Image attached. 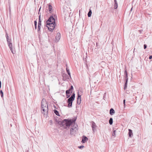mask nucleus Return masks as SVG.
<instances>
[{"label":"nucleus","instance_id":"nucleus-21","mask_svg":"<svg viewBox=\"0 0 152 152\" xmlns=\"http://www.w3.org/2000/svg\"><path fill=\"white\" fill-rule=\"evenodd\" d=\"M38 25H41V21L40 20V15L39 16Z\"/></svg>","mask_w":152,"mask_h":152},{"label":"nucleus","instance_id":"nucleus-35","mask_svg":"<svg viewBox=\"0 0 152 152\" xmlns=\"http://www.w3.org/2000/svg\"><path fill=\"white\" fill-rule=\"evenodd\" d=\"M125 100L124 99L123 101V103L124 104V106L125 107Z\"/></svg>","mask_w":152,"mask_h":152},{"label":"nucleus","instance_id":"nucleus-30","mask_svg":"<svg viewBox=\"0 0 152 152\" xmlns=\"http://www.w3.org/2000/svg\"><path fill=\"white\" fill-rule=\"evenodd\" d=\"M34 23L35 28L36 29L37 28V22L36 21H35L34 22Z\"/></svg>","mask_w":152,"mask_h":152},{"label":"nucleus","instance_id":"nucleus-41","mask_svg":"<svg viewBox=\"0 0 152 152\" xmlns=\"http://www.w3.org/2000/svg\"><path fill=\"white\" fill-rule=\"evenodd\" d=\"M132 9H133V7H132V8H131V9L130 11H132Z\"/></svg>","mask_w":152,"mask_h":152},{"label":"nucleus","instance_id":"nucleus-31","mask_svg":"<svg viewBox=\"0 0 152 152\" xmlns=\"http://www.w3.org/2000/svg\"><path fill=\"white\" fill-rule=\"evenodd\" d=\"M0 93L1 95V97H2L3 96V93L2 91V90H1L0 91Z\"/></svg>","mask_w":152,"mask_h":152},{"label":"nucleus","instance_id":"nucleus-20","mask_svg":"<svg viewBox=\"0 0 152 152\" xmlns=\"http://www.w3.org/2000/svg\"><path fill=\"white\" fill-rule=\"evenodd\" d=\"M109 123L110 125H112L113 123V119L112 118H110L109 120Z\"/></svg>","mask_w":152,"mask_h":152},{"label":"nucleus","instance_id":"nucleus-39","mask_svg":"<svg viewBox=\"0 0 152 152\" xmlns=\"http://www.w3.org/2000/svg\"><path fill=\"white\" fill-rule=\"evenodd\" d=\"M67 96V98H68L70 96V95L69 94H68V96Z\"/></svg>","mask_w":152,"mask_h":152},{"label":"nucleus","instance_id":"nucleus-2","mask_svg":"<svg viewBox=\"0 0 152 152\" xmlns=\"http://www.w3.org/2000/svg\"><path fill=\"white\" fill-rule=\"evenodd\" d=\"M75 121V120H71L68 121L66 119H65L61 121L59 124L60 125L64 126V127H65V126H68L72 125L73 123H74Z\"/></svg>","mask_w":152,"mask_h":152},{"label":"nucleus","instance_id":"nucleus-10","mask_svg":"<svg viewBox=\"0 0 152 152\" xmlns=\"http://www.w3.org/2000/svg\"><path fill=\"white\" fill-rule=\"evenodd\" d=\"M77 126L76 124H74L72 126V129H74L75 131H77Z\"/></svg>","mask_w":152,"mask_h":152},{"label":"nucleus","instance_id":"nucleus-32","mask_svg":"<svg viewBox=\"0 0 152 152\" xmlns=\"http://www.w3.org/2000/svg\"><path fill=\"white\" fill-rule=\"evenodd\" d=\"M81 99H77V103L78 104H80L81 103Z\"/></svg>","mask_w":152,"mask_h":152},{"label":"nucleus","instance_id":"nucleus-15","mask_svg":"<svg viewBox=\"0 0 152 152\" xmlns=\"http://www.w3.org/2000/svg\"><path fill=\"white\" fill-rule=\"evenodd\" d=\"M115 4L114 6V8L116 9L118 7V3L116 0H114Z\"/></svg>","mask_w":152,"mask_h":152},{"label":"nucleus","instance_id":"nucleus-25","mask_svg":"<svg viewBox=\"0 0 152 152\" xmlns=\"http://www.w3.org/2000/svg\"><path fill=\"white\" fill-rule=\"evenodd\" d=\"M41 26V25H38V29H37V31L39 33L40 31Z\"/></svg>","mask_w":152,"mask_h":152},{"label":"nucleus","instance_id":"nucleus-29","mask_svg":"<svg viewBox=\"0 0 152 152\" xmlns=\"http://www.w3.org/2000/svg\"><path fill=\"white\" fill-rule=\"evenodd\" d=\"M7 41L8 44L9 43H11V39H10L8 38L7 39Z\"/></svg>","mask_w":152,"mask_h":152},{"label":"nucleus","instance_id":"nucleus-18","mask_svg":"<svg viewBox=\"0 0 152 152\" xmlns=\"http://www.w3.org/2000/svg\"><path fill=\"white\" fill-rule=\"evenodd\" d=\"M66 72H67V73H68V74L69 75V76L70 77L71 76L70 73L69 72V69H68V67H67V66H66Z\"/></svg>","mask_w":152,"mask_h":152},{"label":"nucleus","instance_id":"nucleus-23","mask_svg":"<svg viewBox=\"0 0 152 152\" xmlns=\"http://www.w3.org/2000/svg\"><path fill=\"white\" fill-rule=\"evenodd\" d=\"M70 89L66 90V96H68V95L69 94L70 92Z\"/></svg>","mask_w":152,"mask_h":152},{"label":"nucleus","instance_id":"nucleus-6","mask_svg":"<svg viewBox=\"0 0 152 152\" xmlns=\"http://www.w3.org/2000/svg\"><path fill=\"white\" fill-rule=\"evenodd\" d=\"M47 22H48L50 23H55V19L52 16H51L50 17V18L48 19Z\"/></svg>","mask_w":152,"mask_h":152},{"label":"nucleus","instance_id":"nucleus-38","mask_svg":"<svg viewBox=\"0 0 152 152\" xmlns=\"http://www.w3.org/2000/svg\"><path fill=\"white\" fill-rule=\"evenodd\" d=\"M149 59H151L152 58V56H150L149 57Z\"/></svg>","mask_w":152,"mask_h":152},{"label":"nucleus","instance_id":"nucleus-17","mask_svg":"<svg viewBox=\"0 0 152 152\" xmlns=\"http://www.w3.org/2000/svg\"><path fill=\"white\" fill-rule=\"evenodd\" d=\"M69 79V76L67 75H65V76H63V80L64 81L66 80V79Z\"/></svg>","mask_w":152,"mask_h":152},{"label":"nucleus","instance_id":"nucleus-34","mask_svg":"<svg viewBox=\"0 0 152 152\" xmlns=\"http://www.w3.org/2000/svg\"><path fill=\"white\" fill-rule=\"evenodd\" d=\"M83 147H84V146L83 145H81V146H80L78 147V148H83Z\"/></svg>","mask_w":152,"mask_h":152},{"label":"nucleus","instance_id":"nucleus-1","mask_svg":"<svg viewBox=\"0 0 152 152\" xmlns=\"http://www.w3.org/2000/svg\"><path fill=\"white\" fill-rule=\"evenodd\" d=\"M41 108L44 112V114H47L48 111V107L47 103L45 99H43L41 102Z\"/></svg>","mask_w":152,"mask_h":152},{"label":"nucleus","instance_id":"nucleus-27","mask_svg":"<svg viewBox=\"0 0 152 152\" xmlns=\"http://www.w3.org/2000/svg\"><path fill=\"white\" fill-rule=\"evenodd\" d=\"M81 95H80L79 94V93L78 92V94H77V99H81Z\"/></svg>","mask_w":152,"mask_h":152},{"label":"nucleus","instance_id":"nucleus-13","mask_svg":"<svg viewBox=\"0 0 152 152\" xmlns=\"http://www.w3.org/2000/svg\"><path fill=\"white\" fill-rule=\"evenodd\" d=\"M63 13L66 17H67V15H69V13L68 11H67V10H66L65 9L64 10Z\"/></svg>","mask_w":152,"mask_h":152},{"label":"nucleus","instance_id":"nucleus-12","mask_svg":"<svg viewBox=\"0 0 152 152\" xmlns=\"http://www.w3.org/2000/svg\"><path fill=\"white\" fill-rule=\"evenodd\" d=\"M129 135L130 137H132V136L133 135L132 130L130 129H129Z\"/></svg>","mask_w":152,"mask_h":152},{"label":"nucleus","instance_id":"nucleus-4","mask_svg":"<svg viewBox=\"0 0 152 152\" xmlns=\"http://www.w3.org/2000/svg\"><path fill=\"white\" fill-rule=\"evenodd\" d=\"M56 23L46 22V26L50 31H52L55 28Z\"/></svg>","mask_w":152,"mask_h":152},{"label":"nucleus","instance_id":"nucleus-26","mask_svg":"<svg viewBox=\"0 0 152 152\" xmlns=\"http://www.w3.org/2000/svg\"><path fill=\"white\" fill-rule=\"evenodd\" d=\"M10 49L11 52L13 54H14L15 53V51H14L13 49L12 48H10Z\"/></svg>","mask_w":152,"mask_h":152},{"label":"nucleus","instance_id":"nucleus-42","mask_svg":"<svg viewBox=\"0 0 152 152\" xmlns=\"http://www.w3.org/2000/svg\"><path fill=\"white\" fill-rule=\"evenodd\" d=\"M9 11L10 12L11 11V9H10V7H9Z\"/></svg>","mask_w":152,"mask_h":152},{"label":"nucleus","instance_id":"nucleus-33","mask_svg":"<svg viewBox=\"0 0 152 152\" xmlns=\"http://www.w3.org/2000/svg\"><path fill=\"white\" fill-rule=\"evenodd\" d=\"M73 86H71L70 88L69 89H70V91H71V90H73Z\"/></svg>","mask_w":152,"mask_h":152},{"label":"nucleus","instance_id":"nucleus-36","mask_svg":"<svg viewBox=\"0 0 152 152\" xmlns=\"http://www.w3.org/2000/svg\"><path fill=\"white\" fill-rule=\"evenodd\" d=\"M146 48H147V45H145V44L144 45V49H146Z\"/></svg>","mask_w":152,"mask_h":152},{"label":"nucleus","instance_id":"nucleus-9","mask_svg":"<svg viewBox=\"0 0 152 152\" xmlns=\"http://www.w3.org/2000/svg\"><path fill=\"white\" fill-rule=\"evenodd\" d=\"M88 140V138L87 137H86L85 136H83V137L82 142L83 143H84Z\"/></svg>","mask_w":152,"mask_h":152},{"label":"nucleus","instance_id":"nucleus-16","mask_svg":"<svg viewBox=\"0 0 152 152\" xmlns=\"http://www.w3.org/2000/svg\"><path fill=\"white\" fill-rule=\"evenodd\" d=\"M49 10L50 13L52 12V6L50 4H48Z\"/></svg>","mask_w":152,"mask_h":152},{"label":"nucleus","instance_id":"nucleus-5","mask_svg":"<svg viewBox=\"0 0 152 152\" xmlns=\"http://www.w3.org/2000/svg\"><path fill=\"white\" fill-rule=\"evenodd\" d=\"M124 74L125 75V77L126 80V82L124 87V89L125 90L127 88V83L128 80L127 76V73L126 70H125V71Z\"/></svg>","mask_w":152,"mask_h":152},{"label":"nucleus","instance_id":"nucleus-8","mask_svg":"<svg viewBox=\"0 0 152 152\" xmlns=\"http://www.w3.org/2000/svg\"><path fill=\"white\" fill-rule=\"evenodd\" d=\"M96 127L97 126L96 125L95 123L94 122L92 121V130L94 132H95V131Z\"/></svg>","mask_w":152,"mask_h":152},{"label":"nucleus","instance_id":"nucleus-7","mask_svg":"<svg viewBox=\"0 0 152 152\" xmlns=\"http://www.w3.org/2000/svg\"><path fill=\"white\" fill-rule=\"evenodd\" d=\"M61 38V34L59 33H58L56 37L55 41L56 42H58Z\"/></svg>","mask_w":152,"mask_h":152},{"label":"nucleus","instance_id":"nucleus-19","mask_svg":"<svg viewBox=\"0 0 152 152\" xmlns=\"http://www.w3.org/2000/svg\"><path fill=\"white\" fill-rule=\"evenodd\" d=\"M92 14V12L91 10L90 9L89 10V11L88 14V17H90L91 16Z\"/></svg>","mask_w":152,"mask_h":152},{"label":"nucleus","instance_id":"nucleus-11","mask_svg":"<svg viewBox=\"0 0 152 152\" xmlns=\"http://www.w3.org/2000/svg\"><path fill=\"white\" fill-rule=\"evenodd\" d=\"M115 113L114 110L113 108H111L110 110V113L111 115H113Z\"/></svg>","mask_w":152,"mask_h":152},{"label":"nucleus","instance_id":"nucleus-3","mask_svg":"<svg viewBox=\"0 0 152 152\" xmlns=\"http://www.w3.org/2000/svg\"><path fill=\"white\" fill-rule=\"evenodd\" d=\"M75 97V94L73 93L67 100V102L68 104V107H71L72 106L73 101L74 100Z\"/></svg>","mask_w":152,"mask_h":152},{"label":"nucleus","instance_id":"nucleus-22","mask_svg":"<svg viewBox=\"0 0 152 152\" xmlns=\"http://www.w3.org/2000/svg\"><path fill=\"white\" fill-rule=\"evenodd\" d=\"M54 113L57 115H58V116H59V113H58V111L56 110H54Z\"/></svg>","mask_w":152,"mask_h":152},{"label":"nucleus","instance_id":"nucleus-40","mask_svg":"<svg viewBox=\"0 0 152 152\" xmlns=\"http://www.w3.org/2000/svg\"><path fill=\"white\" fill-rule=\"evenodd\" d=\"M1 87V82L0 81V88Z\"/></svg>","mask_w":152,"mask_h":152},{"label":"nucleus","instance_id":"nucleus-43","mask_svg":"<svg viewBox=\"0 0 152 152\" xmlns=\"http://www.w3.org/2000/svg\"><path fill=\"white\" fill-rule=\"evenodd\" d=\"M40 8H39V10H40Z\"/></svg>","mask_w":152,"mask_h":152},{"label":"nucleus","instance_id":"nucleus-24","mask_svg":"<svg viewBox=\"0 0 152 152\" xmlns=\"http://www.w3.org/2000/svg\"><path fill=\"white\" fill-rule=\"evenodd\" d=\"M113 133L112 134V136H114V137H115L116 136V134H115L116 130H114L113 129Z\"/></svg>","mask_w":152,"mask_h":152},{"label":"nucleus","instance_id":"nucleus-14","mask_svg":"<svg viewBox=\"0 0 152 152\" xmlns=\"http://www.w3.org/2000/svg\"><path fill=\"white\" fill-rule=\"evenodd\" d=\"M76 131H75L74 130V129H70V134L71 135H75Z\"/></svg>","mask_w":152,"mask_h":152},{"label":"nucleus","instance_id":"nucleus-28","mask_svg":"<svg viewBox=\"0 0 152 152\" xmlns=\"http://www.w3.org/2000/svg\"><path fill=\"white\" fill-rule=\"evenodd\" d=\"M8 44L10 48H12V44L11 43H9Z\"/></svg>","mask_w":152,"mask_h":152},{"label":"nucleus","instance_id":"nucleus-37","mask_svg":"<svg viewBox=\"0 0 152 152\" xmlns=\"http://www.w3.org/2000/svg\"><path fill=\"white\" fill-rule=\"evenodd\" d=\"M6 38L7 39V38H9V37L8 35V34H7V33H6Z\"/></svg>","mask_w":152,"mask_h":152}]
</instances>
